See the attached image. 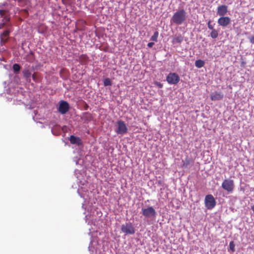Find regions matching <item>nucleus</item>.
Returning a JSON list of instances; mask_svg holds the SVG:
<instances>
[{
    "label": "nucleus",
    "mask_w": 254,
    "mask_h": 254,
    "mask_svg": "<svg viewBox=\"0 0 254 254\" xmlns=\"http://www.w3.org/2000/svg\"><path fill=\"white\" fill-rule=\"evenodd\" d=\"M64 4H66L68 2V0H62Z\"/></svg>",
    "instance_id": "obj_32"
},
{
    "label": "nucleus",
    "mask_w": 254,
    "mask_h": 254,
    "mask_svg": "<svg viewBox=\"0 0 254 254\" xmlns=\"http://www.w3.org/2000/svg\"><path fill=\"white\" fill-rule=\"evenodd\" d=\"M117 125L118 128L116 131L117 134H124L127 132V128L124 121H118Z\"/></svg>",
    "instance_id": "obj_6"
},
{
    "label": "nucleus",
    "mask_w": 254,
    "mask_h": 254,
    "mask_svg": "<svg viewBox=\"0 0 254 254\" xmlns=\"http://www.w3.org/2000/svg\"><path fill=\"white\" fill-rule=\"evenodd\" d=\"M190 163V161L189 159H186L185 161L184 162L182 167L183 168H187L188 166L189 165Z\"/></svg>",
    "instance_id": "obj_24"
},
{
    "label": "nucleus",
    "mask_w": 254,
    "mask_h": 254,
    "mask_svg": "<svg viewBox=\"0 0 254 254\" xmlns=\"http://www.w3.org/2000/svg\"><path fill=\"white\" fill-rule=\"evenodd\" d=\"M234 181L230 179H225L222 183V188L229 192H232L234 189Z\"/></svg>",
    "instance_id": "obj_2"
},
{
    "label": "nucleus",
    "mask_w": 254,
    "mask_h": 254,
    "mask_svg": "<svg viewBox=\"0 0 254 254\" xmlns=\"http://www.w3.org/2000/svg\"><path fill=\"white\" fill-rule=\"evenodd\" d=\"M218 32L215 29L212 30L211 32L210 33V36L213 38H216L218 37Z\"/></svg>",
    "instance_id": "obj_20"
},
{
    "label": "nucleus",
    "mask_w": 254,
    "mask_h": 254,
    "mask_svg": "<svg viewBox=\"0 0 254 254\" xmlns=\"http://www.w3.org/2000/svg\"><path fill=\"white\" fill-rule=\"evenodd\" d=\"M18 2L20 5L24 4L25 3V0H18Z\"/></svg>",
    "instance_id": "obj_30"
},
{
    "label": "nucleus",
    "mask_w": 254,
    "mask_h": 254,
    "mask_svg": "<svg viewBox=\"0 0 254 254\" xmlns=\"http://www.w3.org/2000/svg\"><path fill=\"white\" fill-rule=\"evenodd\" d=\"M158 35H159V33L158 31H155L154 33V34L153 35V36H152V37H151V40L153 41H154V42H157V39H158Z\"/></svg>",
    "instance_id": "obj_18"
},
{
    "label": "nucleus",
    "mask_w": 254,
    "mask_h": 254,
    "mask_svg": "<svg viewBox=\"0 0 254 254\" xmlns=\"http://www.w3.org/2000/svg\"><path fill=\"white\" fill-rule=\"evenodd\" d=\"M10 17H0V28L2 27L6 23L9 21Z\"/></svg>",
    "instance_id": "obj_16"
},
{
    "label": "nucleus",
    "mask_w": 254,
    "mask_h": 254,
    "mask_svg": "<svg viewBox=\"0 0 254 254\" xmlns=\"http://www.w3.org/2000/svg\"><path fill=\"white\" fill-rule=\"evenodd\" d=\"M186 12L184 9L177 11L173 16H185Z\"/></svg>",
    "instance_id": "obj_19"
},
{
    "label": "nucleus",
    "mask_w": 254,
    "mask_h": 254,
    "mask_svg": "<svg viewBox=\"0 0 254 254\" xmlns=\"http://www.w3.org/2000/svg\"><path fill=\"white\" fill-rule=\"evenodd\" d=\"M205 205L208 209H212L216 205V201L211 194H208L205 198Z\"/></svg>",
    "instance_id": "obj_3"
},
{
    "label": "nucleus",
    "mask_w": 254,
    "mask_h": 254,
    "mask_svg": "<svg viewBox=\"0 0 254 254\" xmlns=\"http://www.w3.org/2000/svg\"><path fill=\"white\" fill-rule=\"evenodd\" d=\"M111 84H112V82H111V80L109 78H107L104 80V86H110V85H111Z\"/></svg>",
    "instance_id": "obj_21"
},
{
    "label": "nucleus",
    "mask_w": 254,
    "mask_h": 254,
    "mask_svg": "<svg viewBox=\"0 0 254 254\" xmlns=\"http://www.w3.org/2000/svg\"><path fill=\"white\" fill-rule=\"evenodd\" d=\"M9 31L5 30L0 35V44L4 45L7 41L9 37Z\"/></svg>",
    "instance_id": "obj_9"
},
{
    "label": "nucleus",
    "mask_w": 254,
    "mask_h": 254,
    "mask_svg": "<svg viewBox=\"0 0 254 254\" xmlns=\"http://www.w3.org/2000/svg\"><path fill=\"white\" fill-rule=\"evenodd\" d=\"M208 27L211 30L214 29L213 28V25L211 24V22L210 21L208 22Z\"/></svg>",
    "instance_id": "obj_26"
},
{
    "label": "nucleus",
    "mask_w": 254,
    "mask_h": 254,
    "mask_svg": "<svg viewBox=\"0 0 254 254\" xmlns=\"http://www.w3.org/2000/svg\"><path fill=\"white\" fill-rule=\"evenodd\" d=\"M32 78H33V80L35 81V82L38 81L37 74L36 73H34V74H33Z\"/></svg>",
    "instance_id": "obj_25"
},
{
    "label": "nucleus",
    "mask_w": 254,
    "mask_h": 254,
    "mask_svg": "<svg viewBox=\"0 0 254 254\" xmlns=\"http://www.w3.org/2000/svg\"><path fill=\"white\" fill-rule=\"evenodd\" d=\"M154 45V43L153 42H150L149 43H148L147 44V46L149 47V48H151L152 47V46Z\"/></svg>",
    "instance_id": "obj_31"
},
{
    "label": "nucleus",
    "mask_w": 254,
    "mask_h": 254,
    "mask_svg": "<svg viewBox=\"0 0 254 254\" xmlns=\"http://www.w3.org/2000/svg\"><path fill=\"white\" fill-rule=\"evenodd\" d=\"M13 69L14 71L18 72L20 69V66L17 64H15L13 65Z\"/></svg>",
    "instance_id": "obj_22"
},
{
    "label": "nucleus",
    "mask_w": 254,
    "mask_h": 254,
    "mask_svg": "<svg viewBox=\"0 0 254 254\" xmlns=\"http://www.w3.org/2000/svg\"><path fill=\"white\" fill-rule=\"evenodd\" d=\"M235 245L234 243V242L233 241L230 242L229 243V248L232 252H234L235 251Z\"/></svg>",
    "instance_id": "obj_23"
},
{
    "label": "nucleus",
    "mask_w": 254,
    "mask_h": 254,
    "mask_svg": "<svg viewBox=\"0 0 254 254\" xmlns=\"http://www.w3.org/2000/svg\"><path fill=\"white\" fill-rule=\"evenodd\" d=\"M121 231L126 235H133L135 233V228L131 223L128 222L121 226Z\"/></svg>",
    "instance_id": "obj_1"
},
{
    "label": "nucleus",
    "mask_w": 254,
    "mask_h": 254,
    "mask_svg": "<svg viewBox=\"0 0 254 254\" xmlns=\"http://www.w3.org/2000/svg\"><path fill=\"white\" fill-rule=\"evenodd\" d=\"M69 141L72 144H77L79 145L81 143V139L80 138L72 135L70 136Z\"/></svg>",
    "instance_id": "obj_13"
},
{
    "label": "nucleus",
    "mask_w": 254,
    "mask_h": 254,
    "mask_svg": "<svg viewBox=\"0 0 254 254\" xmlns=\"http://www.w3.org/2000/svg\"><path fill=\"white\" fill-rule=\"evenodd\" d=\"M6 12V11L5 10L0 9V15L1 16H3V15L5 14Z\"/></svg>",
    "instance_id": "obj_27"
},
{
    "label": "nucleus",
    "mask_w": 254,
    "mask_h": 254,
    "mask_svg": "<svg viewBox=\"0 0 254 254\" xmlns=\"http://www.w3.org/2000/svg\"><path fill=\"white\" fill-rule=\"evenodd\" d=\"M228 11V6L225 5H221L217 8V14L219 16L225 15Z\"/></svg>",
    "instance_id": "obj_10"
},
{
    "label": "nucleus",
    "mask_w": 254,
    "mask_h": 254,
    "mask_svg": "<svg viewBox=\"0 0 254 254\" xmlns=\"http://www.w3.org/2000/svg\"><path fill=\"white\" fill-rule=\"evenodd\" d=\"M184 40V37L181 35H176L173 38L172 43L173 44H181Z\"/></svg>",
    "instance_id": "obj_12"
},
{
    "label": "nucleus",
    "mask_w": 254,
    "mask_h": 254,
    "mask_svg": "<svg viewBox=\"0 0 254 254\" xmlns=\"http://www.w3.org/2000/svg\"><path fill=\"white\" fill-rule=\"evenodd\" d=\"M155 84L159 88H162L163 87V84L158 82H155Z\"/></svg>",
    "instance_id": "obj_29"
},
{
    "label": "nucleus",
    "mask_w": 254,
    "mask_h": 254,
    "mask_svg": "<svg viewBox=\"0 0 254 254\" xmlns=\"http://www.w3.org/2000/svg\"><path fill=\"white\" fill-rule=\"evenodd\" d=\"M231 21L229 17H220L218 19L219 24L222 26H226Z\"/></svg>",
    "instance_id": "obj_11"
},
{
    "label": "nucleus",
    "mask_w": 254,
    "mask_h": 254,
    "mask_svg": "<svg viewBox=\"0 0 254 254\" xmlns=\"http://www.w3.org/2000/svg\"><path fill=\"white\" fill-rule=\"evenodd\" d=\"M23 76L25 78L26 80L28 82H30L31 81V73L29 69H24L22 71Z\"/></svg>",
    "instance_id": "obj_15"
},
{
    "label": "nucleus",
    "mask_w": 254,
    "mask_h": 254,
    "mask_svg": "<svg viewBox=\"0 0 254 254\" xmlns=\"http://www.w3.org/2000/svg\"><path fill=\"white\" fill-rule=\"evenodd\" d=\"M204 65V62L201 60H196L195 62V65L197 68H201Z\"/></svg>",
    "instance_id": "obj_17"
},
{
    "label": "nucleus",
    "mask_w": 254,
    "mask_h": 254,
    "mask_svg": "<svg viewBox=\"0 0 254 254\" xmlns=\"http://www.w3.org/2000/svg\"><path fill=\"white\" fill-rule=\"evenodd\" d=\"M224 97V95L220 92H214L210 95V98L212 101L220 100Z\"/></svg>",
    "instance_id": "obj_8"
},
{
    "label": "nucleus",
    "mask_w": 254,
    "mask_h": 254,
    "mask_svg": "<svg viewBox=\"0 0 254 254\" xmlns=\"http://www.w3.org/2000/svg\"><path fill=\"white\" fill-rule=\"evenodd\" d=\"M185 20V17H172L171 22H173L177 24H181Z\"/></svg>",
    "instance_id": "obj_14"
},
{
    "label": "nucleus",
    "mask_w": 254,
    "mask_h": 254,
    "mask_svg": "<svg viewBox=\"0 0 254 254\" xmlns=\"http://www.w3.org/2000/svg\"><path fill=\"white\" fill-rule=\"evenodd\" d=\"M69 106L66 101H61L60 102L58 111L62 114H66L69 110Z\"/></svg>",
    "instance_id": "obj_7"
},
{
    "label": "nucleus",
    "mask_w": 254,
    "mask_h": 254,
    "mask_svg": "<svg viewBox=\"0 0 254 254\" xmlns=\"http://www.w3.org/2000/svg\"><path fill=\"white\" fill-rule=\"evenodd\" d=\"M142 215L146 218L154 217L156 215V211L152 206L142 209Z\"/></svg>",
    "instance_id": "obj_4"
},
{
    "label": "nucleus",
    "mask_w": 254,
    "mask_h": 254,
    "mask_svg": "<svg viewBox=\"0 0 254 254\" xmlns=\"http://www.w3.org/2000/svg\"><path fill=\"white\" fill-rule=\"evenodd\" d=\"M249 40H250V42L252 43V44H254V36H252L251 37H250L249 38Z\"/></svg>",
    "instance_id": "obj_28"
},
{
    "label": "nucleus",
    "mask_w": 254,
    "mask_h": 254,
    "mask_svg": "<svg viewBox=\"0 0 254 254\" xmlns=\"http://www.w3.org/2000/svg\"><path fill=\"white\" fill-rule=\"evenodd\" d=\"M166 80L169 84H177L180 81V77L176 73H170L166 77Z\"/></svg>",
    "instance_id": "obj_5"
},
{
    "label": "nucleus",
    "mask_w": 254,
    "mask_h": 254,
    "mask_svg": "<svg viewBox=\"0 0 254 254\" xmlns=\"http://www.w3.org/2000/svg\"><path fill=\"white\" fill-rule=\"evenodd\" d=\"M253 211L254 212V205L252 206V208Z\"/></svg>",
    "instance_id": "obj_33"
}]
</instances>
